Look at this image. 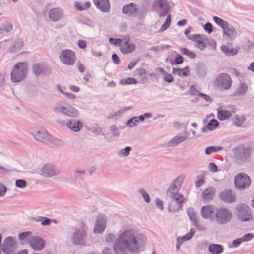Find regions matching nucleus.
<instances>
[{"label":"nucleus","instance_id":"423d86ee","mask_svg":"<svg viewBox=\"0 0 254 254\" xmlns=\"http://www.w3.org/2000/svg\"><path fill=\"white\" fill-rule=\"evenodd\" d=\"M215 220L219 225H225L232 219V213L230 210L225 207L217 209L215 213Z\"/></svg>","mask_w":254,"mask_h":254},{"label":"nucleus","instance_id":"ea45409f","mask_svg":"<svg viewBox=\"0 0 254 254\" xmlns=\"http://www.w3.org/2000/svg\"><path fill=\"white\" fill-rule=\"evenodd\" d=\"M12 29V25L10 22L5 21L0 26V30L9 32Z\"/></svg>","mask_w":254,"mask_h":254},{"label":"nucleus","instance_id":"c03bdc74","mask_svg":"<svg viewBox=\"0 0 254 254\" xmlns=\"http://www.w3.org/2000/svg\"><path fill=\"white\" fill-rule=\"evenodd\" d=\"M171 23V16L168 15L166 18L165 21L159 29V31L162 32L166 30L170 26Z\"/></svg>","mask_w":254,"mask_h":254},{"label":"nucleus","instance_id":"774afa93","mask_svg":"<svg viewBox=\"0 0 254 254\" xmlns=\"http://www.w3.org/2000/svg\"><path fill=\"white\" fill-rule=\"evenodd\" d=\"M74 5L77 10H84L83 4H82L80 2L76 1L74 2Z\"/></svg>","mask_w":254,"mask_h":254},{"label":"nucleus","instance_id":"a19ab883","mask_svg":"<svg viewBox=\"0 0 254 254\" xmlns=\"http://www.w3.org/2000/svg\"><path fill=\"white\" fill-rule=\"evenodd\" d=\"M120 83L122 85L135 84L138 83V81L135 78L130 77L122 79Z\"/></svg>","mask_w":254,"mask_h":254},{"label":"nucleus","instance_id":"2f4dec72","mask_svg":"<svg viewBox=\"0 0 254 254\" xmlns=\"http://www.w3.org/2000/svg\"><path fill=\"white\" fill-rule=\"evenodd\" d=\"M209 251L214 254H219L223 251V247L220 244H212L208 247Z\"/></svg>","mask_w":254,"mask_h":254},{"label":"nucleus","instance_id":"4468645a","mask_svg":"<svg viewBox=\"0 0 254 254\" xmlns=\"http://www.w3.org/2000/svg\"><path fill=\"white\" fill-rule=\"evenodd\" d=\"M53 110L55 113L58 112L72 118L76 117L79 115L78 110L69 105L55 106L53 108Z\"/></svg>","mask_w":254,"mask_h":254},{"label":"nucleus","instance_id":"393cba45","mask_svg":"<svg viewBox=\"0 0 254 254\" xmlns=\"http://www.w3.org/2000/svg\"><path fill=\"white\" fill-rule=\"evenodd\" d=\"M94 4L98 9L103 12H108L110 9L109 0H93Z\"/></svg>","mask_w":254,"mask_h":254},{"label":"nucleus","instance_id":"5701e85b","mask_svg":"<svg viewBox=\"0 0 254 254\" xmlns=\"http://www.w3.org/2000/svg\"><path fill=\"white\" fill-rule=\"evenodd\" d=\"M188 137L187 133H180L173 137L168 143V147H175L185 141Z\"/></svg>","mask_w":254,"mask_h":254},{"label":"nucleus","instance_id":"0eeeda50","mask_svg":"<svg viewBox=\"0 0 254 254\" xmlns=\"http://www.w3.org/2000/svg\"><path fill=\"white\" fill-rule=\"evenodd\" d=\"M214 83L220 89L229 90L232 86V79L228 74L222 73L216 77Z\"/></svg>","mask_w":254,"mask_h":254},{"label":"nucleus","instance_id":"338daca9","mask_svg":"<svg viewBox=\"0 0 254 254\" xmlns=\"http://www.w3.org/2000/svg\"><path fill=\"white\" fill-rule=\"evenodd\" d=\"M183 57L179 54H177L175 59V63L177 64H181L183 63Z\"/></svg>","mask_w":254,"mask_h":254},{"label":"nucleus","instance_id":"603ef678","mask_svg":"<svg viewBox=\"0 0 254 254\" xmlns=\"http://www.w3.org/2000/svg\"><path fill=\"white\" fill-rule=\"evenodd\" d=\"M194 223V225L195 227L196 228L197 230L198 231H204L206 228L205 227L201 224H200L197 220H196L195 221L193 222Z\"/></svg>","mask_w":254,"mask_h":254},{"label":"nucleus","instance_id":"49530a36","mask_svg":"<svg viewBox=\"0 0 254 254\" xmlns=\"http://www.w3.org/2000/svg\"><path fill=\"white\" fill-rule=\"evenodd\" d=\"M219 125L218 122L215 119H212L207 124V128L209 130H214Z\"/></svg>","mask_w":254,"mask_h":254},{"label":"nucleus","instance_id":"c9c22d12","mask_svg":"<svg viewBox=\"0 0 254 254\" xmlns=\"http://www.w3.org/2000/svg\"><path fill=\"white\" fill-rule=\"evenodd\" d=\"M248 90V85L244 83H240L237 87L236 93L237 95H243L245 94Z\"/></svg>","mask_w":254,"mask_h":254},{"label":"nucleus","instance_id":"a211bd4d","mask_svg":"<svg viewBox=\"0 0 254 254\" xmlns=\"http://www.w3.org/2000/svg\"><path fill=\"white\" fill-rule=\"evenodd\" d=\"M32 70L34 75L45 76L50 73V69L43 63H35L32 66Z\"/></svg>","mask_w":254,"mask_h":254},{"label":"nucleus","instance_id":"c756f323","mask_svg":"<svg viewBox=\"0 0 254 254\" xmlns=\"http://www.w3.org/2000/svg\"><path fill=\"white\" fill-rule=\"evenodd\" d=\"M23 47V40L21 39H16L13 44L10 47L9 52L11 53H14L21 49Z\"/></svg>","mask_w":254,"mask_h":254},{"label":"nucleus","instance_id":"052dcab7","mask_svg":"<svg viewBox=\"0 0 254 254\" xmlns=\"http://www.w3.org/2000/svg\"><path fill=\"white\" fill-rule=\"evenodd\" d=\"M190 94L193 95H197L199 96V94L200 93V92L197 90L194 85H191L190 87Z\"/></svg>","mask_w":254,"mask_h":254},{"label":"nucleus","instance_id":"09e8293b","mask_svg":"<svg viewBox=\"0 0 254 254\" xmlns=\"http://www.w3.org/2000/svg\"><path fill=\"white\" fill-rule=\"evenodd\" d=\"M138 123L139 122L138 119L135 116L129 119L127 122L126 125L127 127H132L135 126H137L138 124Z\"/></svg>","mask_w":254,"mask_h":254},{"label":"nucleus","instance_id":"6e6d98bb","mask_svg":"<svg viewBox=\"0 0 254 254\" xmlns=\"http://www.w3.org/2000/svg\"><path fill=\"white\" fill-rule=\"evenodd\" d=\"M51 222L52 220L51 219L46 217H43L41 221V225L42 226H49L51 225Z\"/></svg>","mask_w":254,"mask_h":254},{"label":"nucleus","instance_id":"9b49d317","mask_svg":"<svg viewBox=\"0 0 254 254\" xmlns=\"http://www.w3.org/2000/svg\"><path fill=\"white\" fill-rule=\"evenodd\" d=\"M61 170L51 163L45 164L41 168L40 174L45 178H51L59 175Z\"/></svg>","mask_w":254,"mask_h":254},{"label":"nucleus","instance_id":"79ce46f5","mask_svg":"<svg viewBox=\"0 0 254 254\" xmlns=\"http://www.w3.org/2000/svg\"><path fill=\"white\" fill-rule=\"evenodd\" d=\"M139 193L141 195L144 201L146 203H149L150 201V196L148 193L143 188H140L138 190Z\"/></svg>","mask_w":254,"mask_h":254},{"label":"nucleus","instance_id":"69168bd1","mask_svg":"<svg viewBox=\"0 0 254 254\" xmlns=\"http://www.w3.org/2000/svg\"><path fill=\"white\" fill-rule=\"evenodd\" d=\"M243 241L241 238H239L238 239L234 240L232 241V245L234 247H237L240 245V244L242 243Z\"/></svg>","mask_w":254,"mask_h":254},{"label":"nucleus","instance_id":"e433bc0d","mask_svg":"<svg viewBox=\"0 0 254 254\" xmlns=\"http://www.w3.org/2000/svg\"><path fill=\"white\" fill-rule=\"evenodd\" d=\"M131 148L130 146H126L125 148L121 149L117 152V155L120 157H126L129 155Z\"/></svg>","mask_w":254,"mask_h":254},{"label":"nucleus","instance_id":"0e129e2a","mask_svg":"<svg viewBox=\"0 0 254 254\" xmlns=\"http://www.w3.org/2000/svg\"><path fill=\"white\" fill-rule=\"evenodd\" d=\"M155 203L158 208L161 210L164 209L163 202L160 199L157 198L155 201Z\"/></svg>","mask_w":254,"mask_h":254},{"label":"nucleus","instance_id":"f704fd0d","mask_svg":"<svg viewBox=\"0 0 254 254\" xmlns=\"http://www.w3.org/2000/svg\"><path fill=\"white\" fill-rule=\"evenodd\" d=\"M232 116V114L230 111L220 110L217 111V118L220 120H224L228 119Z\"/></svg>","mask_w":254,"mask_h":254},{"label":"nucleus","instance_id":"20e7f679","mask_svg":"<svg viewBox=\"0 0 254 254\" xmlns=\"http://www.w3.org/2000/svg\"><path fill=\"white\" fill-rule=\"evenodd\" d=\"M214 22L223 29V37L225 38L234 39L236 37L237 31L235 28L228 22L217 17L213 16Z\"/></svg>","mask_w":254,"mask_h":254},{"label":"nucleus","instance_id":"e2e57ef3","mask_svg":"<svg viewBox=\"0 0 254 254\" xmlns=\"http://www.w3.org/2000/svg\"><path fill=\"white\" fill-rule=\"evenodd\" d=\"M107 242H112L115 240V236L112 234L109 233L105 238Z\"/></svg>","mask_w":254,"mask_h":254},{"label":"nucleus","instance_id":"f03ea898","mask_svg":"<svg viewBox=\"0 0 254 254\" xmlns=\"http://www.w3.org/2000/svg\"><path fill=\"white\" fill-rule=\"evenodd\" d=\"M28 71V67L26 63L20 62L16 64L13 67L11 72V80L13 83H17L24 80Z\"/></svg>","mask_w":254,"mask_h":254},{"label":"nucleus","instance_id":"f257e3e1","mask_svg":"<svg viewBox=\"0 0 254 254\" xmlns=\"http://www.w3.org/2000/svg\"><path fill=\"white\" fill-rule=\"evenodd\" d=\"M145 236L133 230L125 229L116 239L113 246L116 254L121 253L137 254L145 245Z\"/></svg>","mask_w":254,"mask_h":254},{"label":"nucleus","instance_id":"2eb2a0df","mask_svg":"<svg viewBox=\"0 0 254 254\" xmlns=\"http://www.w3.org/2000/svg\"><path fill=\"white\" fill-rule=\"evenodd\" d=\"M17 247L16 239L12 237L9 236L6 238L2 244V251L5 254L12 253Z\"/></svg>","mask_w":254,"mask_h":254},{"label":"nucleus","instance_id":"f8f14e48","mask_svg":"<svg viewBox=\"0 0 254 254\" xmlns=\"http://www.w3.org/2000/svg\"><path fill=\"white\" fill-rule=\"evenodd\" d=\"M172 199L169 207V210L171 212H175L179 210L182 207V204L184 201V198L183 195L177 193L176 194L167 195Z\"/></svg>","mask_w":254,"mask_h":254},{"label":"nucleus","instance_id":"8fccbe9b","mask_svg":"<svg viewBox=\"0 0 254 254\" xmlns=\"http://www.w3.org/2000/svg\"><path fill=\"white\" fill-rule=\"evenodd\" d=\"M27 182L23 179H17L15 181V185L19 188H23L26 186Z\"/></svg>","mask_w":254,"mask_h":254},{"label":"nucleus","instance_id":"473e14b6","mask_svg":"<svg viewBox=\"0 0 254 254\" xmlns=\"http://www.w3.org/2000/svg\"><path fill=\"white\" fill-rule=\"evenodd\" d=\"M222 52L227 56H234L237 54L238 50L237 49L230 48L228 46L222 45L221 47Z\"/></svg>","mask_w":254,"mask_h":254},{"label":"nucleus","instance_id":"4be33fe9","mask_svg":"<svg viewBox=\"0 0 254 254\" xmlns=\"http://www.w3.org/2000/svg\"><path fill=\"white\" fill-rule=\"evenodd\" d=\"M49 19L53 22H57L60 20L64 16V12L60 8H53L49 11Z\"/></svg>","mask_w":254,"mask_h":254},{"label":"nucleus","instance_id":"39448f33","mask_svg":"<svg viewBox=\"0 0 254 254\" xmlns=\"http://www.w3.org/2000/svg\"><path fill=\"white\" fill-rule=\"evenodd\" d=\"M87 234L83 226L75 228L71 236V241L75 245L85 246Z\"/></svg>","mask_w":254,"mask_h":254},{"label":"nucleus","instance_id":"6e6552de","mask_svg":"<svg viewBox=\"0 0 254 254\" xmlns=\"http://www.w3.org/2000/svg\"><path fill=\"white\" fill-rule=\"evenodd\" d=\"M152 8L159 17H164L169 12L170 5L166 0H155L153 3Z\"/></svg>","mask_w":254,"mask_h":254},{"label":"nucleus","instance_id":"37998d69","mask_svg":"<svg viewBox=\"0 0 254 254\" xmlns=\"http://www.w3.org/2000/svg\"><path fill=\"white\" fill-rule=\"evenodd\" d=\"M222 149L223 147L221 146H209L206 148L205 153L207 155H209L213 152H218Z\"/></svg>","mask_w":254,"mask_h":254},{"label":"nucleus","instance_id":"de8ad7c7","mask_svg":"<svg viewBox=\"0 0 254 254\" xmlns=\"http://www.w3.org/2000/svg\"><path fill=\"white\" fill-rule=\"evenodd\" d=\"M188 215L190 219L192 222H194L197 219L196 218L195 212L194 210V209L192 207H190L188 208L187 211Z\"/></svg>","mask_w":254,"mask_h":254},{"label":"nucleus","instance_id":"680f3d73","mask_svg":"<svg viewBox=\"0 0 254 254\" xmlns=\"http://www.w3.org/2000/svg\"><path fill=\"white\" fill-rule=\"evenodd\" d=\"M30 234H31L30 232H28V231L25 232L20 233L19 234L18 237L20 240H23L25 238L28 237Z\"/></svg>","mask_w":254,"mask_h":254},{"label":"nucleus","instance_id":"412c9836","mask_svg":"<svg viewBox=\"0 0 254 254\" xmlns=\"http://www.w3.org/2000/svg\"><path fill=\"white\" fill-rule=\"evenodd\" d=\"M107 223L106 218L103 215L98 216L94 228L95 233H101L105 229Z\"/></svg>","mask_w":254,"mask_h":254},{"label":"nucleus","instance_id":"dca6fc26","mask_svg":"<svg viewBox=\"0 0 254 254\" xmlns=\"http://www.w3.org/2000/svg\"><path fill=\"white\" fill-rule=\"evenodd\" d=\"M250 178L246 174L240 173L235 177V184L238 189H246L250 186Z\"/></svg>","mask_w":254,"mask_h":254},{"label":"nucleus","instance_id":"13d9d810","mask_svg":"<svg viewBox=\"0 0 254 254\" xmlns=\"http://www.w3.org/2000/svg\"><path fill=\"white\" fill-rule=\"evenodd\" d=\"M204 183L203 176H198L197 177V180L195 182L196 187H199Z\"/></svg>","mask_w":254,"mask_h":254},{"label":"nucleus","instance_id":"6ab92c4d","mask_svg":"<svg viewBox=\"0 0 254 254\" xmlns=\"http://www.w3.org/2000/svg\"><path fill=\"white\" fill-rule=\"evenodd\" d=\"M124 42L121 44L120 51L123 54H127L133 52L136 49L134 43H129L130 38L127 36L123 39Z\"/></svg>","mask_w":254,"mask_h":254},{"label":"nucleus","instance_id":"7c9ffc66","mask_svg":"<svg viewBox=\"0 0 254 254\" xmlns=\"http://www.w3.org/2000/svg\"><path fill=\"white\" fill-rule=\"evenodd\" d=\"M172 73L174 74H176L180 77H186L190 74L189 68L188 66H186L183 69H179L177 68H173Z\"/></svg>","mask_w":254,"mask_h":254},{"label":"nucleus","instance_id":"3c124183","mask_svg":"<svg viewBox=\"0 0 254 254\" xmlns=\"http://www.w3.org/2000/svg\"><path fill=\"white\" fill-rule=\"evenodd\" d=\"M109 41L111 44L116 46H121V44L122 43V40L121 39H114L113 38H110L109 39Z\"/></svg>","mask_w":254,"mask_h":254},{"label":"nucleus","instance_id":"4c0bfd02","mask_svg":"<svg viewBox=\"0 0 254 254\" xmlns=\"http://www.w3.org/2000/svg\"><path fill=\"white\" fill-rule=\"evenodd\" d=\"M180 52L182 54L185 55L191 59L195 58L196 57V55L194 52L190 51L186 48H181Z\"/></svg>","mask_w":254,"mask_h":254},{"label":"nucleus","instance_id":"4d7b16f0","mask_svg":"<svg viewBox=\"0 0 254 254\" xmlns=\"http://www.w3.org/2000/svg\"><path fill=\"white\" fill-rule=\"evenodd\" d=\"M6 187L0 182V196H4L6 193Z\"/></svg>","mask_w":254,"mask_h":254},{"label":"nucleus","instance_id":"c85d7f7f","mask_svg":"<svg viewBox=\"0 0 254 254\" xmlns=\"http://www.w3.org/2000/svg\"><path fill=\"white\" fill-rule=\"evenodd\" d=\"M215 190L213 187H209L202 192V198L203 201H209L211 200L214 194Z\"/></svg>","mask_w":254,"mask_h":254},{"label":"nucleus","instance_id":"a878e982","mask_svg":"<svg viewBox=\"0 0 254 254\" xmlns=\"http://www.w3.org/2000/svg\"><path fill=\"white\" fill-rule=\"evenodd\" d=\"M122 12L128 16L135 17L137 13L136 5L132 3L126 5L123 7Z\"/></svg>","mask_w":254,"mask_h":254},{"label":"nucleus","instance_id":"9d476101","mask_svg":"<svg viewBox=\"0 0 254 254\" xmlns=\"http://www.w3.org/2000/svg\"><path fill=\"white\" fill-rule=\"evenodd\" d=\"M60 62L66 65H72L74 64L76 56L75 52L71 50L65 49L62 51L59 55Z\"/></svg>","mask_w":254,"mask_h":254},{"label":"nucleus","instance_id":"864d4df0","mask_svg":"<svg viewBox=\"0 0 254 254\" xmlns=\"http://www.w3.org/2000/svg\"><path fill=\"white\" fill-rule=\"evenodd\" d=\"M203 28L204 30L208 32V34H210L213 31V26L209 22L206 23L205 25H204Z\"/></svg>","mask_w":254,"mask_h":254},{"label":"nucleus","instance_id":"ddd939ff","mask_svg":"<svg viewBox=\"0 0 254 254\" xmlns=\"http://www.w3.org/2000/svg\"><path fill=\"white\" fill-rule=\"evenodd\" d=\"M234 156L239 164L245 163L250 156V149L240 147L234 150Z\"/></svg>","mask_w":254,"mask_h":254},{"label":"nucleus","instance_id":"58836bf2","mask_svg":"<svg viewBox=\"0 0 254 254\" xmlns=\"http://www.w3.org/2000/svg\"><path fill=\"white\" fill-rule=\"evenodd\" d=\"M195 233V231L193 228L191 229L190 231V232L187 233L186 235L182 236V237H178L179 239H181V240L183 242H184L186 241L189 240L192 238L193 236Z\"/></svg>","mask_w":254,"mask_h":254},{"label":"nucleus","instance_id":"5fc2aeb1","mask_svg":"<svg viewBox=\"0 0 254 254\" xmlns=\"http://www.w3.org/2000/svg\"><path fill=\"white\" fill-rule=\"evenodd\" d=\"M164 80L167 82L171 83L174 81V78L171 74L166 72L164 77Z\"/></svg>","mask_w":254,"mask_h":254},{"label":"nucleus","instance_id":"72a5a7b5","mask_svg":"<svg viewBox=\"0 0 254 254\" xmlns=\"http://www.w3.org/2000/svg\"><path fill=\"white\" fill-rule=\"evenodd\" d=\"M132 108V106H128V107H125L123 108H122V109L119 110L117 112H115L110 113L107 117V119H111L113 118L115 116H120L122 114H123L124 113H125V112H126L130 109H131Z\"/></svg>","mask_w":254,"mask_h":254},{"label":"nucleus","instance_id":"bf43d9fd","mask_svg":"<svg viewBox=\"0 0 254 254\" xmlns=\"http://www.w3.org/2000/svg\"><path fill=\"white\" fill-rule=\"evenodd\" d=\"M253 237H254V235L253 234L248 233V234L244 235L243 237H241V238L243 242H245V241H248L251 240Z\"/></svg>","mask_w":254,"mask_h":254},{"label":"nucleus","instance_id":"b1692460","mask_svg":"<svg viewBox=\"0 0 254 254\" xmlns=\"http://www.w3.org/2000/svg\"><path fill=\"white\" fill-rule=\"evenodd\" d=\"M182 182V180L180 178H177L175 179L168 188L167 191V194L170 195L178 193Z\"/></svg>","mask_w":254,"mask_h":254},{"label":"nucleus","instance_id":"f3484780","mask_svg":"<svg viewBox=\"0 0 254 254\" xmlns=\"http://www.w3.org/2000/svg\"><path fill=\"white\" fill-rule=\"evenodd\" d=\"M28 242L33 249L40 251L45 245V241L41 237L37 236H32L28 238Z\"/></svg>","mask_w":254,"mask_h":254},{"label":"nucleus","instance_id":"1a4fd4ad","mask_svg":"<svg viewBox=\"0 0 254 254\" xmlns=\"http://www.w3.org/2000/svg\"><path fill=\"white\" fill-rule=\"evenodd\" d=\"M236 214L239 220L246 222L252 219L250 208L244 204H240L236 206Z\"/></svg>","mask_w":254,"mask_h":254},{"label":"nucleus","instance_id":"aec40b11","mask_svg":"<svg viewBox=\"0 0 254 254\" xmlns=\"http://www.w3.org/2000/svg\"><path fill=\"white\" fill-rule=\"evenodd\" d=\"M215 207L212 205H207L203 206L200 210L201 216L205 219L211 221L214 220V215L215 213Z\"/></svg>","mask_w":254,"mask_h":254},{"label":"nucleus","instance_id":"a18cd8bd","mask_svg":"<svg viewBox=\"0 0 254 254\" xmlns=\"http://www.w3.org/2000/svg\"><path fill=\"white\" fill-rule=\"evenodd\" d=\"M245 117L244 116H237L234 124L238 127H241L242 126V124L245 121Z\"/></svg>","mask_w":254,"mask_h":254},{"label":"nucleus","instance_id":"bb28decb","mask_svg":"<svg viewBox=\"0 0 254 254\" xmlns=\"http://www.w3.org/2000/svg\"><path fill=\"white\" fill-rule=\"evenodd\" d=\"M66 126L70 130L74 132H78L82 127V123L74 119H71L67 121Z\"/></svg>","mask_w":254,"mask_h":254},{"label":"nucleus","instance_id":"7ed1b4c3","mask_svg":"<svg viewBox=\"0 0 254 254\" xmlns=\"http://www.w3.org/2000/svg\"><path fill=\"white\" fill-rule=\"evenodd\" d=\"M33 136L37 141L48 145L61 146L63 144L62 140L51 136L45 130L36 131L33 133Z\"/></svg>","mask_w":254,"mask_h":254},{"label":"nucleus","instance_id":"cd10ccee","mask_svg":"<svg viewBox=\"0 0 254 254\" xmlns=\"http://www.w3.org/2000/svg\"><path fill=\"white\" fill-rule=\"evenodd\" d=\"M220 198L227 203H232L236 200L235 196L230 190H224L220 194Z\"/></svg>","mask_w":254,"mask_h":254}]
</instances>
